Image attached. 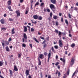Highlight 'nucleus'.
Wrapping results in <instances>:
<instances>
[{"label":"nucleus","mask_w":78,"mask_h":78,"mask_svg":"<svg viewBox=\"0 0 78 78\" xmlns=\"http://www.w3.org/2000/svg\"><path fill=\"white\" fill-rule=\"evenodd\" d=\"M60 59L63 62V66H64L65 64H66V59L65 58H61Z\"/></svg>","instance_id":"1"},{"label":"nucleus","mask_w":78,"mask_h":78,"mask_svg":"<svg viewBox=\"0 0 78 78\" xmlns=\"http://www.w3.org/2000/svg\"><path fill=\"white\" fill-rule=\"evenodd\" d=\"M59 47H60L61 48H62V47L63 46V44L61 40H59Z\"/></svg>","instance_id":"2"},{"label":"nucleus","mask_w":78,"mask_h":78,"mask_svg":"<svg viewBox=\"0 0 78 78\" xmlns=\"http://www.w3.org/2000/svg\"><path fill=\"white\" fill-rule=\"evenodd\" d=\"M50 6L51 9H52V10H53V9H55V6L53 4H51L50 5Z\"/></svg>","instance_id":"3"},{"label":"nucleus","mask_w":78,"mask_h":78,"mask_svg":"<svg viewBox=\"0 0 78 78\" xmlns=\"http://www.w3.org/2000/svg\"><path fill=\"white\" fill-rule=\"evenodd\" d=\"M44 58V55L42 54H41L39 56L38 59L40 58V59H43Z\"/></svg>","instance_id":"4"},{"label":"nucleus","mask_w":78,"mask_h":78,"mask_svg":"<svg viewBox=\"0 0 78 78\" xmlns=\"http://www.w3.org/2000/svg\"><path fill=\"white\" fill-rule=\"evenodd\" d=\"M16 13L17 14V16L19 17L20 16V11L19 10H17L16 11Z\"/></svg>","instance_id":"5"},{"label":"nucleus","mask_w":78,"mask_h":78,"mask_svg":"<svg viewBox=\"0 0 78 78\" xmlns=\"http://www.w3.org/2000/svg\"><path fill=\"white\" fill-rule=\"evenodd\" d=\"M74 61H75V60H74L73 58L71 59L70 63V64L72 66L73 65V64H74Z\"/></svg>","instance_id":"6"},{"label":"nucleus","mask_w":78,"mask_h":78,"mask_svg":"<svg viewBox=\"0 0 78 78\" xmlns=\"http://www.w3.org/2000/svg\"><path fill=\"white\" fill-rule=\"evenodd\" d=\"M5 19H2L0 20V22H1L2 24H4L5 23Z\"/></svg>","instance_id":"7"},{"label":"nucleus","mask_w":78,"mask_h":78,"mask_svg":"<svg viewBox=\"0 0 78 78\" xmlns=\"http://www.w3.org/2000/svg\"><path fill=\"white\" fill-rule=\"evenodd\" d=\"M23 36L25 39H26V40L27 39V34L25 33L23 34Z\"/></svg>","instance_id":"8"},{"label":"nucleus","mask_w":78,"mask_h":78,"mask_svg":"<svg viewBox=\"0 0 78 78\" xmlns=\"http://www.w3.org/2000/svg\"><path fill=\"white\" fill-rule=\"evenodd\" d=\"M34 19H38V16L37 15H35L33 16Z\"/></svg>","instance_id":"9"},{"label":"nucleus","mask_w":78,"mask_h":78,"mask_svg":"<svg viewBox=\"0 0 78 78\" xmlns=\"http://www.w3.org/2000/svg\"><path fill=\"white\" fill-rule=\"evenodd\" d=\"M51 2L53 4H56V0H51Z\"/></svg>","instance_id":"10"},{"label":"nucleus","mask_w":78,"mask_h":78,"mask_svg":"<svg viewBox=\"0 0 78 78\" xmlns=\"http://www.w3.org/2000/svg\"><path fill=\"white\" fill-rule=\"evenodd\" d=\"M29 70H26L25 72L26 74V76L27 75H29Z\"/></svg>","instance_id":"11"},{"label":"nucleus","mask_w":78,"mask_h":78,"mask_svg":"<svg viewBox=\"0 0 78 78\" xmlns=\"http://www.w3.org/2000/svg\"><path fill=\"white\" fill-rule=\"evenodd\" d=\"M14 70L15 71H18V69H17V68L16 66H14Z\"/></svg>","instance_id":"12"},{"label":"nucleus","mask_w":78,"mask_h":78,"mask_svg":"<svg viewBox=\"0 0 78 78\" xmlns=\"http://www.w3.org/2000/svg\"><path fill=\"white\" fill-rule=\"evenodd\" d=\"M27 10L26 11V12H25V14H28V12L29 11V9H28V8H27Z\"/></svg>","instance_id":"13"},{"label":"nucleus","mask_w":78,"mask_h":78,"mask_svg":"<svg viewBox=\"0 0 78 78\" xmlns=\"http://www.w3.org/2000/svg\"><path fill=\"white\" fill-rule=\"evenodd\" d=\"M58 16H56L54 15L53 18L54 19H55V20H56V19H58Z\"/></svg>","instance_id":"14"},{"label":"nucleus","mask_w":78,"mask_h":78,"mask_svg":"<svg viewBox=\"0 0 78 78\" xmlns=\"http://www.w3.org/2000/svg\"><path fill=\"white\" fill-rule=\"evenodd\" d=\"M7 3L9 5H11V1L9 0L7 2Z\"/></svg>","instance_id":"15"},{"label":"nucleus","mask_w":78,"mask_h":78,"mask_svg":"<svg viewBox=\"0 0 78 78\" xmlns=\"http://www.w3.org/2000/svg\"><path fill=\"white\" fill-rule=\"evenodd\" d=\"M15 33V31H14V28H13L12 30V34H13Z\"/></svg>","instance_id":"16"},{"label":"nucleus","mask_w":78,"mask_h":78,"mask_svg":"<svg viewBox=\"0 0 78 78\" xmlns=\"http://www.w3.org/2000/svg\"><path fill=\"white\" fill-rule=\"evenodd\" d=\"M38 65H39V66H41V60H40V59H39V58H38Z\"/></svg>","instance_id":"17"},{"label":"nucleus","mask_w":78,"mask_h":78,"mask_svg":"<svg viewBox=\"0 0 78 78\" xmlns=\"http://www.w3.org/2000/svg\"><path fill=\"white\" fill-rule=\"evenodd\" d=\"M6 50L7 51H9V49L8 46H7L6 48Z\"/></svg>","instance_id":"18"},{"label":"nucleus","mask_w":78,"mask_h":78,"mask_svg":"<svg viewBox=\"0 0 78 78\" xmlns=\"http://www.w3.org/2000/svg\"><path fill=\"white\" fill-rule=\"evenodd\" d=\"M33 39H34V41H35V42H36L39 43V41H37V39H36V38L34 37Z\"/></svg>","instance_id":"19"},{"label":"nucleus","mask_w":78,"mask_h":78,"mask_svg":"<svg viewBox=\"0 0 78 78\" xmlns=\"http://www.w3.org/2000/svg\"><path fill=\"white\" fill-rule=\"evenodd\" d=\"M24 32H27V28L26 27L24 26Z\"/></svg>","instance_id":"20"},{"label":"nucleus","mask_w":78,"mask_h":78,"mask_svg":"<svg viewBox=\"0 0 78 78\" xmlns=\"http://www.w3.org/2000/svg\"><path fill=\"white\" fill-rule=\"evenodd\" d=\"M2 31H5L6 29L5 27H2L1 28Z\"/></svg>","instance_id":"21"},{"label":"nucleus","mask_w":78,"mask_h":78,"mask_svg":"<svg viewBox=\"0 0 78 78\" xmlns=\"http://www.w3.org/2000/svg\"><path fill=\"white\" fill-rule=\"evenodd\" d=\"M38 20H41L42 19V17L41 16H39L38 17Z\"/></svg>","instance_id":"22"},{"label":"nucleus","mask_w":78,"mask_h":78,"mask_svg":"<svg viewBox=\"0 0 78 78\" xmlns=\"http://www.w3.org/2000/svg\"><path fill=\"white\" fill-rule=\"evenodd\" d=\"M75 46V44L74 43H73L71 45V47H74Z\"/></svg>","instance_id":"23"},{"label":"nucleus","mask_w":78,"mask_h":78,"mask_svg":"<svg viewBox=\"0 0 78 78\" xmlns=\"http://www.w3.org/2000/svg\"><path fill=\"white\" fill-rule=\"evenodd\" d=\"M72 15H70V13L68 14V16L69 17V19H71L72 18V17H72Z\"/></svg>","instance_id":"24"},{"label":"nucleus","mask_w":78,"mask_h":78,"mask_svg":"<svg viewBox=\"0 0 78 78\" xmlns=\"http://www.w3.org/2000/svg\"><path fill=\"white\" fill-rule=\"evenodd\" d=\"M47 46V45L46 43H44V44L43 45V48H45Z\"/></svg>","instance_id":"25"},{"label":"nucleus","mask_w":78,"mask_h":78,"mask_svg":"<svg viewBox=\"0 0 78 78\" xmlns=\"http://www.w3.org/2000/svg\"><path fill=\"white\" fill-rule=\"evenodd\" d=\"M9 72H10V75H12V70L9 69Z\"/></svg>","instance_id":"26"},{"label":"nucleus","mask_w":78,"mask_h":78,"mask_svg":"<svg viewBox=\"0 0 78 78\" xmlns=\"http://www.w3.org/2000/svg\"><path fill=\"white\" fill-rule=\"evenodd\" d=\"M64 49L66 50H67L68 49V46H65L64 47Z\"/></svg>","instance_id":"27"},{"label":"nucleus","mask_w":78,"mask_h":78,"mask_svg":"<svg viewBox=\"0 0 78 78\" xmlns=\"http://www.w3.org/2000/svg\"><path fill=\"white\" fill-rule=\"evenodd\" d=\"M3 65V62L0 61V66H2Z\"/></svg>","instance_id":"28"},{"label":"nucleus","mask_w":78,"mask_h":78,"mask_svg":"<svg viewBox=\"0 0 78 78\" xmlns=\"http://www.w3.org/2000/svg\"><path fill=\"white\" fill-rule=\"evenodd\" d=\"M51 57V53L50 52L48 54V58H50Z\"/></svg>","instance_id":"29"},{"label":"nucleus","mask_w":78,"mask_h":78,"mask_svg":"<svg viewBox=\"0 0 78 78\" xmlns=\"http://www.w3.org/2000/svg\"><path fill=\"white\" fill-rule=\"evenodd\" d=\"M31 21L32 22V23H34L35 24L37 23V22H36V21H35L34 22H33V20H31Z\"/></svg>","instance_id":"30"},{"label":"nucleus","mask_w":78,"mask_h":78,"mask_svg":"<svg viewBox=\"0 0 78 78\" xmlns=\"http://www.w3.org/2000/svg\"><path fill=\"white\" fill-rule=\"evenodd\" d=\"M22 56V53H20V54H19L18 55V57L19 58H20Z\"/></svg>","instance_id":"31"},{"label":"nucleus","mask_w":78,"mask_h":78,"mask_svg":"<svg viewBox=\"0 0 78 78\" xmlns=\"http://www.w3.org/2000/svg\"><path fill=\"white\" fill-rule=\"evenodd\" d=\"M54 48L55 49H58V45H55L54 46Z\"/></svg>","instance_id":"32"},{"label":"nucleus","mask_w":78,"mask_h":78,"mask_svg":"<svg viewBox=\"0 0 78 78\" xmlns=\"http://www.w3.org/2000/svg\"><path fill=\"white\" fill-rule=\"evenodd\" d=\"M65 23L69 25V23H68V21H67V20H65Z\"/></svg>","instance_id":"33"},{"label":"nucleus","mask_w":78,"mask_h":78,"mask_svg":"<svg viewBox=\"0 0 78 78\" xmlns=\"http://www.w3.org/2000/svg\"><path fill=\"white\" fill-rule=\"evenodd\" d=\"M62 34V32H61L59 31L58 32V36H61Z\"/></svg>","instance_id":"34"},{"label":"nucleus","mask_w":78,"mask_h":78,"mask_svg":"<svg viewBox=\"0 0 78 78\" xmlns=\"http://www.w3.org/2000/svg\"><path fill=\"white\" fill-rule=\"evenodd\" d=\"M53 15V13H52V12H50V16L51 17H52V15Z\"/></svg>","instance_id":"35"},{"label":"nucleus","mask_w":78,"mask_h":78,"mask_svg":"<svg viewBox=\"0 0 78 78\" xmlns=\"http://www.w3.org/2000/svg\"><path fill=\"white\" fill-rule=\"evenodd\" d=\"M37 5H39V2H36V3L35 4L34 7H36V6H37Z\"/></svg>","instance_id":"36"},{"label":"nucleus","mask_w":78,"mask_h":78,"mask_svg":"<svg viewBox=\"0 0 78 78\" xmlns=\"http://www.w3.org/2000/svg\"><path fill=\"white\" fill-rule=\"evenodd\" d=\"M55 32L56 33L58 34V30L55 29Z\"/></svg>","instance_id":"37"},{"label":"nucleus","mask_w":78,"mask_h":78,"mask_svg":"<svg viewBox=\"0 0 78 78\" xmlns=\"http://www.w3.org/2000/svg\"><path fill=\"white\" fill-rule=\"evenodd\" d=\"M59 64V62H57L55 63V66H58V64Z\"/></svg>","instance_id":"38"},{"label":"nucleus","mask_w":78,"mask_h":78,"mask_svg":"<svg viewBox=\"0 0 78 78\" xmlns=\"http://www.w3.org/2000/svg\"><path fill=\"white\" fill-rule=\"evenodd\" d=\"M74 10L75 11H78V8L77 7H74Z\"/></svg>","instance_id":"39"},{"label":"nucleus","mask_w":78,"mask_h":78,"mask_svg":"<svg viewBox=\"0 0 78 78\" xmlns=\"http://www.w3.org/2000/svg\"><path fill=\"white\" fill-rule=\"evenodd\" d=\"M22 46L23 47H26V44L23 43L22 44Z\"/></svg>","instance_id":"40"},{"label":"nucleus","mask_w":78,"mask_h":78,"mask_svg":"<svg viewBox=\"0 0 78 78\" xmlns=\"http://www.w3.org/2000/svg\"><path fill=\"white\" fill-rule=\"evenodd\" d=\"M46 42V41H43V42L42 43V45H44V44H45V43Z\"/></svg>","instance_id":"41"},{"label":"nucleus","mask_w":78,"mask_h":78,"mask_svg":"<svg viewBox=\"0 0 78 78\" xmlns=\"http://www.w3.org/2000/svg\"><path fill=\"white\" fill-rule=\"evenodd\" d=\"M31 31L33 32V31H34V29H33V28H31Z\"/></svg>","instance_id":"42"},{"label":"nucleus","mask_w":78,"mask_h":78,"mask_svg":"<svg viewBox=\"0 0 78 78\" xmlns=\"http://www.w3.org/2000/svg\"><path fill=\"white\" fill-rule=\"evenodd\" d=\"M30 47H31V48H33V46L32 45V44H29Z\"/></svg>","instance_id":"43"},{"label":"nucleus","mask_w":78,"mask_h":78,"mask_svg":"<svg viewBox=\"0 0 78 78\" xmlns=\"http://www.w3.org/2000/svg\"><path fill=\"white\" fill-rule=\"evenodd\" d=\"M51 50L53 51H55V49H54V48H53V47H52Z\"/></svg>","instance_id":"44"},{"label":"nucleus","mask_w":78,"mask_h":78,"mask_svg":"<svg viewBox=\"0 0 78 78\" xmlns=\"http://www.w3.org/2000/svg\"><path fill=\"white\" fill-rule=\"evenodd\" d=\"M47 11H48V12H50V10L49 9H47Z\"/></svg>","instance_id":"45"},{"label":"nucleus","mask_w":78,"mask_h":78,"mask_svg":"<svg viewBox=\"0 0 78 78\" xmlns=\"http://www.w3.org/2000/svg\"><path fill=\"white\" fill-rule=\"evenodd\" d=\"M61 75V73H60V72H59L58 73V77H59V76H60V75Z\"/></svg>","instance_id":"46"},{"label":"nucleus","mask_w":78,"mask_h":78,"mask_svg":"<svg viewBox=\"0 0 78 78\" xmlns=\"http://www.w3.org/2000/svg\"><path fill=\"white\" fill-rule=\"evenodd\" d=\"M58 73H59V71H58V70H57L55 73V74L57 75V74Z\"/></svg>","instance_id":"47"},{"label":"nucleus","mask_w":78,"mask_h":78,"mask_svg":"<svg viewBox=\"0 0 78 78\" xmlns=\"http://www.w3.org/2000/svg\"><path fill=\"white\" fill-rule=\"evenodd\" d=\"M55 25L56 26H58V22H56Z\"/></svg>","instance_id":"48"},{"label":"nucleus","mask_w":78,"mask_h":78,"mask_svg":"<svg viewBox=\"0 0 78 78\" xmlns=\"http://www.w3.org/2000/svg\"><path fill=\"white\" fill-rule=\"evenodd\" d=\"M12 40V39L11 38V37L9 38V41H11Z\"/></svg>","instance_id":"49"},{"label":"nucleus","mask_w":78,"mask_h":78,"mask_svg":"<svg viewBox=\"0 0 78 78\" xmlns=\"http://www.w3.org/2000/svg\"><path fill=\"white\" fill-rule=\"evenodd\" d=\"M66 74H65L64 75V76H63V78H66Z\"/></svg>","instance_id":"50"},{"label":"nucleus","mask_w":78,"mask_h":78,"mask_svg":"<svg viewBox=\"0 0 78 78\" xmlns=\"http://www.w3.org/2000/svg\"><path fill=\"white\" fill-rule=\"evenodd\" d=\"M2 46H3V47H5V44H4V43H2Z\"/></svg>","instance_id":"51"},{"label":"nucleus","mask_w":78,"mask_h":78,"mask_svg":"<svg viewBox=\"0 0 78 78\" xmlns=\"http://www.w3.org/2000/svg\"><path fill=\"white\" fill-rule=\"evenodd\" d=\"M44 55L45 56H47V53L45 52L44 53Z\"/></svg>","instance_id":"52"},{"label":"nucleus","mask_w":78,"mask_h":78,"mask_svg":"<svg viewBox=\"0 0 78 78\" xmlns=\"http://www.w3.org/2000/svg\"><path fill=\"white\" fill-rule=\"evenodd\" d=\"M9 20L10 21H13V20L12 19H11L10 18H9Z\"/></svg>","instance_id":"53"},{"label":"nucleus","mask_w":78,"mask_h":78,"mask_svg":"<svg viewBox=\"0 0 78 78\" xmlns=\"http://www.w3.org/2000/svg\"><path fill=\"white\" fill-rule=\"evenodd\" d=\"M20 3H22L23 2V0H20Z\"/></svg>","instance_id":"54"},{"label":"nucleus","mask_w":78,"mask_h":78,"mask_svg":"<svg viewBox=\"0 0 78 78\" xmlns=\"http://www.w3.org/2000/svg\"><path fill=\"white\" fill-rule=\"evenodd\" d=\"M59 16H62V13L61 12L59 13Z\"/></svg>","instance_id":"55"},{"label":"nucleus","mask_w":78,"mask_h":78,"mask_svg":"<svg viewBox=\"0 0 78 78\" xmlns=\"http://www.w3.org/2000/svg\"><path fill=\"white\" fill-rule=\"evenodd\" d=\"M40 38H41V39H43V40H44V37H40Z\"/></svg>","instance_id":"56"},{"label":"nucleus","mask_w":78,"mask_h":78,"mask_svg":"<svg viewBox=\"0 0 78 78\" xmlns=\"http://www.w3.org/2000/svg\"><path fill=\"white\" fill-rule=\"evenodd\" d=\"M75 72H74L72 76V77H73L74 75H75Z\"/></svg>","instance_id":"57"},{"label":"nucleus","mask_w":78,"mask_h":78,"mask_svg":"<svg viewBox=\"0 0 78 78\" xmlns=\"http://www.w3.org/2000/svg\"><path fill=\"white\" fill-rule=\"evenodd\" d=\"M7 8H8V9H9L11 8V6H9V7H8Z\"/></svg>","instance_id":"58"},{"label":"nucleus","mask_w":78,"mask_h":78,"mask_svg":"<svg viewBox=\"0 0 78 78\" xmlns=\"http://www.w3.org/2000/svg\"><path fill=\"white\" fill-rule=\"evenodd\" d=\"M0 77L1 78H4V77H3V76H2L1 74H0Z\"/></svg>","instance_id":"59"},{"label":"nucleus","mask_w":78,"mask_h":78,"mask_svg":"<svg viewBox=\"0 0 78 78\" xmlns=\"http://www.w3.org/2000/svg\"><path fill=\"white\" fill-rule=\"evenodd\" d=\"M67 75H69V71H68L67 72Z\"/></svg>","instance_id":"60"},{"label":"nucleus","mask_w":78,"mask_h":78,"mask_svg":"<svg viewBox=\"0 0 78 78\" xmlns=\"http://www.w3.org/2000/svg\"><path fill=\"white\" fill-rule=\"evenodd\" d=\"M44 3H41L40 5H41V6H42V5H44Z\"/></svg>","instance_id":"61"},{"label":"nucleus","mask_w":78,"mask_h":78,"mask_svg":"<svg viewBox=\"0 0 78 78\" xmlns=\"http://www.w3.org/2000/svg\"><path fill=\"white\" fill-rule=\"evenodd\" d=\"M6 16H7L6 14H4V17H6Z\"/></svg>","instance_id":"62"},{"label":"nucleus","mask_w":78,"mask_h":78,"mask_svg":"<svg viewBox=\"0 0 78 78\" xmlns=\"http://www.w3.org/2000/svg\"><path fill=\"white\" fill-rule=\"evenodd\" d=\"M65 54L66 55H67V51H65Z\"/></svg>","instance_id":"63"},{"label":"nucleus","mask_w":78,"mask_h":78,"mask_svg":"<svg viewBox=\"0 0 78 78\" xmlns=\"http://www.w3.org/2000/svg\"><path fill=\"white\" fill-rule=\"evenodd\" d=\"M48 78H51V76L49 75L48 77Z\"/></svg>","instance_id":"64"}]
</instances>
